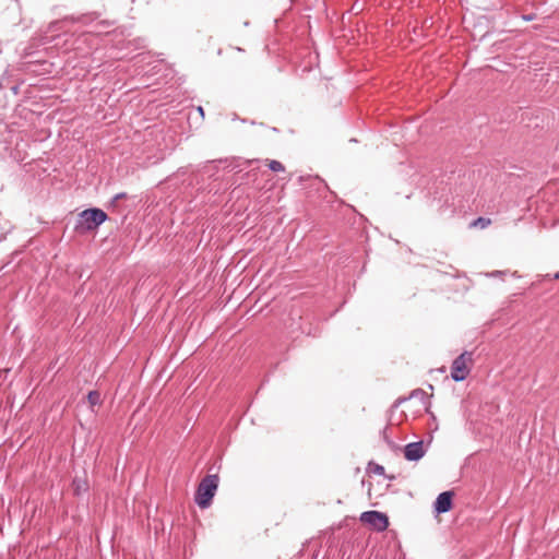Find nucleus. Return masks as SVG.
Masks as SVG:
<instances>
[{
  "label": "nucleus",
  "instance_id": "f257e3e1",
  "mask_svg": "<svg viewBox=\"0 0 559 559\" xmlns=\"http://www.w3.org/2000/svg\"><path fill=\"white\" fill-rule=\"evenodd\" d=\"M107 217V214L100 209L93 207L84 210L78 215L74 230L81 235L95 230Z\"/></svg>",
  "mask_w": 559,
  "mask_h": 559
},
{
  "label": "nucleus",
  "instance_id": "f03ea898",
  "mask_svg": "<svg viewBox=\"0 0 559 559\" xmlns=\"http://www.w3.org/2000/svg\"><path fill=\"white\" fill-rule=\"evenodd\" d=\"M259 163L258 159H243L241 157H226L219 159H212V177L219 169H227L228 171H241L242 167H250L252 164Z\"/></svg>",
  "mask_w": 559,
  "mask_h": 559
},
{
  "label": "nucleus",
  "instance_id": "7ed1b4c3",
  "mask_svg": "<svg viewBox=\"0 0 559 559\" xmlns=\"http://www.w3.org/2000/svg\"><path fill=\"white\" fill-rule=\"evenodd\" d=\"M473 353L464 350L451 365V378L455 382L464 381L469 374L467 362H472Z\"/></svg>",
  "mask_w": 559,
  "mask_h": 559
},
{
  "label": "nucleus",
  "instance_id": "20e7f679",
  "mask_svg": "<svg viewBox=\"0 0 559 559\" xmlns=\"http://www.w3.org/2000/svg\"><path fill=\"white\" fill-rule=\"evenodd\" d=\"M360 521L369 524L377 532H383L389 526V518L386 514L374 510L362 512Z\"/></svg>",
  "mask_w": 559,
  "mask_h": 559
},
{
  "label": "nucleus",
  "instance_id": "39448f33",
  "mask_svg": "<svg viewBox=\"0 0 559 559\" xmlns=\"http://www.w3.org/2000/svg\"><path fill=\"white\" fill-rule=\"evenodd\" d=\"M197 504L205 509L210 506V473L204 474L195 492Z\"/></svg>",
  "mask_w": 559,
  "mask_h": 559
},
{
  "label": "nucleus",
  "instance_id": "423d86ee",
  "mask_svg": "<svg viewBox=\"0 0 559 559\" xmlns=\"http://www.w3.org/2000/svg\"><path fill=\"white\" fill-rule=\"evenodd\" d=\"M426 450L424 448V441H415L407 443L404 447V457L409 462H417L424 457Z\"/></svg>",
  "mask_w": 559,
  "mask_h": 559
},
{
  "label": "nucleus",
  "instance_id": "0eeeda50",
  "mask_svg": "<svg viewBox=\"0 0 559 559\" xmlns=\"http://www.w3.org/2000/svg\"><path fill=\"white\" fill-rule=\"evenodd\" d=\"M453 496L454 493L452 491H443L439 493L433 503V511L437 514L449 512L453 506Z\"/></svg>",
  "mask_w": 559,
  "mask_h": 559
},
{
  "label": "nucleus",
  "instance_id": "6e6552de",
  "mask_svg": "<svg viewBox=\"0 0 559 559\" xmlns=\"http://www.w3.org/2000/svg\"><path fill=\"white\" fill-rule=\"evenodd\" d=\"M72 489L73 493L76 497H80L86 493L90 489V485L86 477L75 476L72 480Z\"/></svg>",
  "mask_w": 559,
  "mask_h": 559
},
{
  "label": "nucleus",
  "instance_id": "1a4fd4ad",
  "mask_svg": "<svg viewBox=\"0 0 559 559\" xmlns=\"http://www.w3.org/2000/svg\"><path fill=\"white\" fill-rule=\"evenodd\" d=\"M87 400H88V403L91 404V406L98 405L102 402L100 394L98 391H91L87 394Z\"/></svg>",
  "mask_w": 559,
  "mask_h": 559
},
{
  "label": "nucleus",
  "instance_id": "9d476101",
  "mask_svg": "<svg viewBox=\"0 0 559 559\" xmlns=\"http://www.w3.org/2000/svg\"><path fill=\"white\" fill-rule=\"evenodd\" d=\"M270 170L272 171H275V173H280V171H284L285 170V167L284 165L278 162V160H270L269 164H267Z\"/></svg>",
  "mask_w": 559,
  "mask_h": 559
},
{
  "label": "nucleus",
  "instance_id": "9b49d317",
  "mask_svg": "<svg viewBox=\"0 0 559 559\" xmlns=\"http://www.w3.org/2000/svg\"><path fill=\"white\" fill-rule=\"evenodd\" d=\"M489 224H490V219H489V218L478 217V218H476V219L472 223V226H474V227L485 228V227H487Z\"/></svg>",
  "mask_w": 559,
  "mask_h": 559
},
{
  "label": "nucleus",
  "instance_id": "f8f14e48",
  "mask_svg": "<svg viewBox=\"0 0 559 559\" xmlns=\"http://www.w3.org/2000/svg\"><path fill=\"white\" fill-rule=\"evenodd\" d=\"M369 469L371 473L377 475H384L385 469L382 465L376 464V463H369Z\"/></svg>",
  "mask_w": 559,
  "mask_h": 559
},
{
  "label": "nucleus",
  "instance_id": "ddd939ff",
  "mask_svg": "<svg viewBox=\"0 0 559 559\" xmlns=\"http://www.w3.org/2000/svg\"><path fill=\"white\" fill-rule=\"evenodd\" d=\"M219 478L218 475L212 474V499L215 496L216 489L218 487Z\"/></svg>",
  "mask_w": 559,
  "mask_h": 559
},
{
  "label": "nucleus",
  "instance_id": "4468645a",
  "mask_svg": "<svg viewBox=\"0 0 559 559\" xmlns=\"http://www.w3.org/2000/svg\"><path fill=\"white\" fill-rule=\"evenodd\" d=\"M412 397H420L421 400L428 399L427 393L421 389H416L412 392Z\"/></svg>",
  "mask_w": 559,
  "mask_h": 559
},
{
  "label": "nucleus",
  "instance_id": "2eb2a0df",
  "mask_svg": "<svg viewBox=\"0 0 559 559\" xmlns=\"http://www.w3.org/2000/svg\"><path fill=\"white\" fill-rule=\"evenodd\" d=\"M506 271H493V272H490V273H487L486 275L488 277H501L503 275H506Z\"/></svg>",
  "mask_w": 559,
  "mask_h": 559
},
{
  "label": "nucleus",
  "instance_id": "dca6fc26",
  "mask_svg": "<svg viewBox=\"0 0 559 559\" xmlns=\"http://www.w3.org/2000/svg\"><path fill=\"white\" fill-rule=\"evenodd\" d=\"M535 17H536V15L533 13L522 15V19L526 22H531V21L535 20Z\"/></svg>",
  "mask_w": 559,
  "mask_h": 559
},
{
  "label": "nucleus",
  "instance_id": "f3484780",
  "mask_svg": "<svg viewBox=\"0 0 559 559\" xmlns=\"http://www.w3.org/2000/svg\"><path fill=\"white\" fill-rule=\"evenodd\" d=\"M127 194L124 192H120V193H117L114 198H112V202H117L118 200L120 199H123L126 198Z\"/></svg>",
  "mask_w": 559,
  "mask_h": 559
},
{
  "label": "nucleus",
  "instance_id": "a211bd4d",
  "mask_svg": "<svg viewBox=\"0 0 559 559\" xmlns=\"http://www.w3.org/2000/svg\"><path fill=\"white\" fill-rule=\"evenodd\" d=\"M545 278L546 280H559V271L557 273H555L554 275H550V274H546L545 275Z\"/></svg>",
  "mask_w": 559,
  "mask_h": 559
},
{
  "label": "nucleus",
  "instance_id": "6ab92c4d",
  "mask_svg": "<svg viewBox=\"0 0 559 559\" xmlns=\"http://www.w3.org/2000/svg\"><path fill=\"white\" fill-rule=\"evenodd\" d=\"M87 20H92V19L90 16L83 15V16L78 17L75 21L82 22V23H87Z\"/></svg>",
  "mask_w": 559,
  "mask_h": 559
},
{
  "label": "nucleus",
  "instance_id": "aec40b11",
  "mask_svg": "<svg viewBox=\"0 0 559 559\" xmlns=\"http://www.w3.org/2000/svg\"><path fill=\"white\" fill-rule=\"evenodd\" d=\"M198 109H199V111L201 112V115L203 116V115H204L203 108H202V107H199Z\"/></svg>",
  "mask_w": 559,
  "mask_h": 559
},
{
  "label": "nucleus",
  "instance_id": "412c9836",
  "mask_svg": "<svg viewBox=\"0 0 559 559\" xmlns=\"http://www.w3.org/2000/svg\"><path fill=\"white\" fill-rule=\"evenodd\" d=\"M237 119V115H233V120H236Z\"/></svg>",
  "mask_w": 559,
  "mask_h": 559
}]
</instances>
